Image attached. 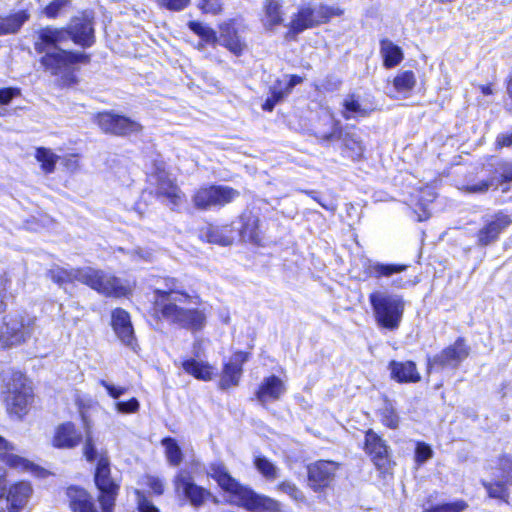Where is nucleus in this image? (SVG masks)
Masks as SVG:
<instances>
[{
	"label": "nucleus",
	"instance_id": "21",
	"mask_svg": "<svg viewBox=\"0 0 512 512\" xmlns=\"http://www.w3.org/2000/svg\"><path fill=\"white\" fill-rule=\"evenodd\" d=\"M365 450L378 469L386 470L389 465L388 447L385 441L373 430L365 435Z\"/></svg>",
	"mask_w": 512,
	"mask_h": 512
},
{
	"label": "nucleus",
	"instance_id": "8",
	"mask_svg": "<svg viewBox=\"0 0 512 512\" xmlns=\"http://www.w3.org/2000/svg\"><path fill=\"white\" fill-rule=\"evenodd\" d=\"M36 318L29 314H9L0 323V342L5 347L26 342L34 334Z\"/></svg>",
	"mask_w": 512,
	"mask_h": 512
},
{
	"label": "nucleus",
	"instance_id": "62",
	"mask_svg": "<svg viewBox=\"0 0 512 512\" xmlns=\"http://www.w3.org/2000/svg\"><path fill=\"white\" fill-rule=\"evenodd\" d=\"M498 147H511L512 146V132L499 134L496 138Z\"/></svg>",
	"mask_w": 512,
	"mask_h": 512
},
{
	"label": "nucleus",
	"instance_id": "17",
	"mask_svg": "<svg viewBox=\"0 0 512 512\" xmlns=\"http://www.w3.org/2000/svg\"><path fill=\"white\" fill-rule=\"evenodd\" d=\"M338 464L333 461L320 460L308 466V484L315 491L330 485L335 477Z\"/></svg>",
	"mask_w": 512,
	"mask_h": 512
},
{
	"label": "nucleus",
	"instance_id": "36",
	"mask_svg": "<svg viewBox=\"0 0 512 512\" xmlns=\"http://www.w3.org/2000/svg\"><path fill=\"white\" fill-rule=\"evenodd\" d=\"M188 26L206 44L215 46L218 42L217 34L211 27L197 21H190Z\"/></svg>",
	"mask_w": 512,
	"mask_h": 512
},
{
	"label": "nucleus",
	"instance_id": "44",
	"mask_svg": "<svg viewBox=\"0 0 512 512\" xmlns=\"http://www.w3.org/2000/svg\"><path fill=\"white\" fill-rule=\"evenodd\" d=\"M344 148L348 152V156L352 159H358L364 152V146L361 140L353 134H347L344 139Z\"/></svg>",
	"mask_w": 512,
	"mask_h": 512
},
{
	"label": "nucleus",
	"instance_id": "29",
	"mask_svg": "<svg viewBox=\"0 0 512 512\" xmlns=\"http://www.w3.org/2000/svg\"><path fill=\"white\" fill-rule=\"evenodd\" d=\"M380 55L383 59V66L387 69L398 66L404 59L402 49L386 38L380 41Z\"/></svg>",
	"mask_w": 512,
	"mask_h": 512
},
{
	"label": "nucleus",
	"instance_id": "19",
	"mask_svg": "<svg viewBox=\"0 0 512 512\" xmlns=\"http://www.w3.org/2000/svg\"><path fill=\"white\" fill-rule=\"evenodd\" d=\"M219 32V43L234 55H242L247 48V44L239 32V22L236 20L224 22L220 25Z\"/></svg>",
	"mask_w": 512,
	"mask_h": 512
},
{
	"label": "nucleus",
	"instance_id": "45",
	"mask_svg": "<svg viewBox=\"0 0 512 512\" xmlns=\"http://www.w3.org/2000/svg\"><path fill=\"white\" fill-rule=\"evenodd\" d=\"M324 121L328 124L329 128L327 131H318V137L323 140L329 141L336 137L339 133L340 126L339 122L335 120L332 114H326L324 116Z\"/></svg>",
	"mask_w": 512,
	"mask_h": 512
},
{
	"label": "nucleus",
	"instance_id": "18",
	"mask_svg": "<svg viewBox=\"0 0 512 512\" xmlns=\"http://www.w3.org/2000/svg\"><path fill=\"white\" fill-rule=\"evenodd\" d=\"M72 40L83 47H89L94 43V29L92 16L90 13H84L80 17L72 19L68 30H64Z\"/></svg>",
	"mask_w": 512,
	"mask_h": 512
},
{
	"label": "nucleus",
	"instance_id": "60",
	"mask_svg": "<svg viewBox=\"0 0 512 512\" xmlns=\"http://www.w3.org/2000/svg\"><path fill=\"white\" fill-rule=\"evenodd\" d=\"M147 484L151 488V490L157 494L161 495L164 492V485L161 479L154 476H149L147 479Z\"/></svg>",
	"mask_w": 512,
	"mask_h": 512
},
{
	"label": "nucleus",
	"instance_id": "11",
	"mask_svg": "<svg viewBox=\"0 0 512 512\" xmlns=\"http://www.w3.org/2000/svg\"><path fill=\"white\" fill-rule=\"evenodd\" d=\"M470 347L464 338H458L453 344L441 350L433 357H429L428 368L456 369L469 356Z\"/></svg>",
	"mask_w": 512,
	"mask_h": 512
},
{
	"label": "nucleus",
	"instance_id": "54",
	"mask_svg": "<svg viewBox=\"0 0 512 512\" xmlns=\"http://www.w3.org/2000/svg\"><path fill=\"white\" fill-rule=\"evenodd\" d=\"M116 409L120 413H134L139 409V402L136 398H131L125 402H117Z\"/></svg>",
	"mask_w": 512,
	"mask_h": 512
},
{
	"label": "nucleus",
	"instance_id": "52",
	"mask_svg": "<svg viewBox=\"0 0 512 512\" xmlns=\"http://www.w3.org/2000/svg\"><path fill=\"white\" fill-rule=\"evenodd\" d=\"M199 7L204 13L216 15L222 10V0H200Z\"/></svg>",
	"mask_w": 512,
	"mask_h": 512
},
{
	"label": "nucleus",
	"instance_id": "26",
	"mask_svg": "<svg viewBox=\"0 0 512 512\" xmlns=\"http://www.w3.org/2000/svg\"><path fill=\"white\" fill-rule=\"evenodd\" d=\"M81 434L76 430L74 424L68 422L57 427L53 445L57 448H73L81 441Z\"/></svg>",
	"mask_w": 512,
	"mask_h": 512
},
{
	"label": "nucleus",
	"instance_id": "13",
	"mask_svg": "<svg viewBox=\"0 0 512 512\" xmlns=\"http://www.w3.org/2000/svg\"><path fill=\"white\" fill-rule=\"evenodd\" d=\"M97 123L105 133L119 136L136 134L142 130V125L137 121L111 112L99 113Z\"/></svg>",
	"mask_w": 512,
	"mask_h": 512
},
{
	"label": "nucleus",
	"instance_id": "58",
	"mask_svg": "<svg viewBox=\"0 0 512 512\" xmlns=\"http://www.w3.org/2000/svg\"><path fill=\"white\" fill-rule=\"evenodd\" d=\"M66 0H54L44 10L45 14L49 18L57 16L58 12L65 6Z\"/></svg>",
	"mask_w": 512,
	"mask_h": 512
},
{
	"label": "nucleus",
	"instance_id": "1",
	"mask_svg": "<svg viewBox=\"0 0 512 512\" xmlns=\"http://www.w3.org/2000/svg\"><path fill=\"white\" fill-rule=\"evenodd\" d=\"M159 284L153 291V316L185 329L201 330L206 323V314L199 307L200 297L189 294L175 277L163 278Z\"/></svg>",
	"mask_w": 512,
	"mask_h": 512
},
{
	"label": "nucleus",
	"instance_id": "53",
	"mask_svg": "<svg viewBox=\"0 0 512 512\" xmlns=\"http://www.w3.org/2000/svg\"><path fill=\"white\" fill-rule=\"evenodd\" d=\"M4 461L10 467L23 469V470L28 469L29 465H30L26 459L19 457L17 455H14V454H6L4 457Z\"/></svg>",
	"mask_w": 512,
	"mask_h": 512
},
{
	"label": "nucleus",
	"instance_id": "3",
	"mask_svg": "<svg viewBox=\"0 0 512 512\" xmlns=\"http://www.w3.org/2000/svg\"><path fill=\"white\" fill-rule=\"evenodd\" d=\"M208 475L230 495L231 503L250 512H280V503L277 500L257 494L249 487L240 484L230 475L223 463H212L209 466Z\"/></svg>",
	"mask_w": 512,
	"mask_h": 512
},
{
	"label": "nucleus",
	"instance_id": "14",
	"mask_svg": "<svg viewBox=\"0 0 512 512\" xmlns=\"http://www.w3.org/2000/svg\"><path fill=\"white\" fill-rule=\"evenodd\" d=\"M512 223V218L498 212L492 216L484 218L483 226L477 232V244L479 246H488L496 242L500 234Z\"/></svg>",
	"mask_w": 512,
	"mask_h": 512
},
{
	"label": "nucleus",
	"instance_id": "9",
	"mask_svg": "<svg viewBox=\"0 0 512 512\" xmlns=\"http://www.w3.org/2000/svg\"><path fill=\"white\" fill-rule=\"evenodd\" d=\"M6 389L5 402L8 413L22 418L27 414L33 400L32 389L27 384V379L21 372H13L6 382Z\"/></svg>",
	"mask_w": 512,
	"mask_h": 512
},
{
	"label": "nucleus",
	"instance_id": "51",
	"mask_svg": "<svg viewBox=\"0 0 512 512\" xmlns=\"http://www.w3.org/2000/svg\"><path fill=\"white\" fill-rule=\"evenodd\" d=\"M158 4L170 11H182L191 2V0H157Z\"/></svg>",
	"mask_w": 512,
	"mask_h": 512
},
{
	"label": "nucleus",
	"instance_id": "5",
	"mask_svg": "<svg viewBox=\"0 0 512 512\" xmlns=\"http://www.w3.org/2000/svg\"><path fill=\"white\" fill-rule=\"evenodd\" d=\"M83 454L90 463L96 462L94 482L98 490V503L114 510L120 485L111 476L110 460L107 451L98 449L90 435L86 431V439L83 446Z\"/></svg>",
	"mask_w": 512,
	"mask_h": 512
},
{
	"label": "nucleus",
	"instance_id": "41",
	"mask_svg": "<svg viewBox=\"0 0 512 512\" xmlns=\"http://www.w3.org/2000/svg\"><path fill=\"white\" fill-rule=\"evenodd\" d=\"M495 183H497L496 177H487L486 179H480L477 182H468L460 189L469 194H484L493 187Z\"/></svg>",
	"mask_w": 512,
	"mask_h": 512
},
{
	"label": "nucleus",
	"instance_id": "37",
	"mask_svg": "<svg viewBox=\"0 0 512 512\" xmlns=\"http://www.w3.org/2000/svg\"><path fill=\"white\" fill-rule=\"evenodd\" d=\"M482 484L487 490L489 497L505 501L508 498V487L512 485L493 477L491 482L483 481Z\"/></svg>",
	"mask_w": 512,
	"mask_h": 512
},
{
	"label": "nucleus",
	"instance_id": "48",
	"mask_svg": "<svg viewBox=\"0 0 512 512\" xmlns=\"http://www.w3.org/2000/svg\"><path fill=\"white\" fill-rule=\"evenodd\" d=\"M433 450L430 445L425 442H417L415 448V462L418 465L424 464L433 457Z\"/></svg>",
	"mask_w": 512,
	"mask_h": 512
},
{
	"label": "nucleus",
	"instance_id": "24",
	"mask_svg": "<svg viewBox=\"0 0 512 512\" xmlns=\"http://www.w3.org/2000/svg\"><path fill=\"white\" fill-rule=\"evenodd\" d=\"M391 378L398 383H417L421 380V375L413 361H395L389 362Z\"/></svg>",
	"mask_w": 512,
	"mask_h": 512
},
{
	"label": "nucleus",
	"instance_id": "57",
	"mask_svg": "<svg viewBox=\"0 0 512 512\" xmlns=\"http://www.w3.org/2000/svg\"><path fill=\"white\" fill-rule=\"evenodd\" d=\"M99 383L107 390L108 394L114 399H118L126 392V388L116 387L105 380H100Z\"/></svg>",
	"mask_w": 512,
	"mask_h": 512
},
{
	"label": "nucleus",
	"instance_id": "61",
	"mask_svg": "<svg viewBox=\"0 0 512 512\" xmlns=\"http://www.w3.org/2000/svg\"><path fill=\"white\" fill-rule=\"evenodd\" d=\"M311 195V197L316 201L318 202L324 209L328 210V211H331V212H334L337 208V205L334 203V201L332 200H329V201H324L322 200L315 192H310L309 193Z\"/></svg>",
	"mask_w": 512,
	"mask_h": 512
},
{
	"label": "nucleus",
	"instance_id": "12",
	"mask_svg": "<svg viewBox=\"0 0 512 512\" xmlns=\"http://www.w3.org/2000/svg\"><path fill=\"white\" fill-rule=\"evenodd\" d=\"M175 492L183 496L193 507H201L211 496V492L202 486L197 485L190 472L181 469L174 478Z\"/></svg>",
	"mask_w": 512,
	"mask_h": 512
},
{
	"label": "nucleus",
	"instance_id": "42",
	"mask_svg": "<svg viewBox=\"0 0 512 512\" xmlns=\"http://www.w3.org/2000/svg\"><path fill=\"white\" fill-rule=\"evenodd\" d=\"M35 157L41 163V167L46 173L54 171L58 156L50 149L43 147L38 148Z\"/></svg>",
	"mask_w": 512,
	"mask_h": 512
},
{
	"label": "nucleus",
	"instance_id": "32",
	"mask_svg": "<svg viewBox=\"0 0 512 512\" xmlns=\"http://www.w3.org/2000/svg\"><path fill=\"white\" fill-rule=\"evenodd\" d=\"M407 269V265L404 264H384L380 262H369L366 267V273L370 277L376 279L388 278L394 274L404 272Z\"/></svg>",
	"mask_w": 512,
	"mask_h": 512
},
{
	"label": "nucleus",
	"instance_id": "47",
	"mask_svg": "<svg viewBox=\"0 0 512 512\" xmlns=\"http://www.w3.org/2000/svg\"><path fill=\"white\" fill-rule=\"evenodd\" d=\"M467 508L466 502L459 500L453 503H445L425 509L423 512H462Z\"/></svg>",
	"mask_w": 512,
	"mask_h": 512
},
{
	"label": "nucleus",
	"instance_id": "55",
	"mask_svg": "<svg viewBox=\"0 0 512 512\" xmlns=\"http://www.w3.org/2000/svg\"><path fill=\"white\" fill-rule=\"evenodd\" d=\"M20 95V89L18 88H2L0 89V104L7 105L11 100Z\"/></svg>",
	"mask_w": 512,
	"mask_h": 512
},
{
	"label": "nucleus",
	"instance_id": "64",
	"mask_svg": "<svg viewBox=\"0 0 512 512\" xmlns=\"http://www.w3.org/2000/svg\"><path fill=\"white\" fill-rule=\"evenodd\" d=\"M419 206L421 207L422 213L418 214V221L421 222L427 220L430 217L431 212L426 204L419 202Z\"/></svg>",
	"mask_w": 512,
	"mask_h": 512
},
{
	"label": "nucleus",
	"instance_id": "27",
	"mask_svg": "<svg viewBox=\"0 0 512 512\" xmlns=\"http://www.w3.org/2000/svg\"><path fill=\"white\" fill-rule=\"evenodd\" d=\"M29 19L28 10H19L9 15L0 14V36L16 34Z\"/></svg>",
	"mask_w": 512,
	"mask_h": 512
},
{
	"label": "nucleus",
	"instance_id": "33",
	"mask_svg": "<svg viewBox=\"0 0 512 512\" xmlns=\"http://www.w3.org/2000/svg\"><path fill=\"white\" fill-rule=\"evenodd\" d=\"M184 371L198 380L209 381L213 376V368L206 362L188 359L182 363Z\"/></svg>",
	"mask_w": 512,
	"mask_h": 512
},
{
	"label": "nucleus",
	"instance_id": "38",
	"mask_svg": "<svg viewBox=\"0 0 512 512\" xmlns=\"http://www.w3.org/2000/svg\"><path fill=\"white\" fill-rule=\"evenodd\" d=\"M165 454L170 465L178 466L182 462L183 454L176 440L170 437L162 440Z\"/></svg>",
	"mask_w": 512,
	"mask_h": 512
},
{
	"label": "nucleus",
	"instance_id": "40",
	"mask_svg": "<svg viewBox=\"0 0 512 512\" xmlns=\"http://www.w3.org/2000/svg\"><path fill=\"white\" fill-rule=\"evenodd\" d=\"M416 84V78L412 71H403L397 74L393 80V86L397 92L407 93L411 91Z\"/></svg>",
	"mask_w": 512,
	"mask_h": 512
},
{
	"label": "nucleus",
	"instance_id": "43",
	"mask_svg": "<svg viewBox=\"0 0 512 512\" xmlns=\"http://www.w3.org/2000/svg\"><path fill=\"white\" fill-rule=\"evenodd\" d=\"M254 465L267 480H275L278 477V468L266 457L256 456Z\"/></svg>",
	"mask_w": 512,
	"mask_h": 512
},
{
	"label": "nucleus",
	"instance_id": "22",
	"mask_svg": "<svg viewBox=\"0 0 512 512\" xmlns=\"http://www.w3.org/2000/svg\"><path fill=\"white\" fill-rule=\"evenodd\" d=\"M246 361V354L237 352L224 364L219 381V388L229 389L239 384L242 375V365Z\"/></svg>",
	"mask_w": 512,
	"mask_h": 512
},
{
	"label": "nucleus",
	"instance_id": "25",
	"mask_svg": "<svg viewBox=\"0 0 512 512\" xmlns=\"http://www.w3.org/2000/svg\"><path fill=\"white\" fill-rule=\"evenodd\" d=\"M282 0H264L262 3L261 23L265 30L272 31L284 22Z\"/></svg>",
	"mask_w": 512,
	"mask_h": 512
},
{
	"label": "nucleus",
	"instance_id": "46",
	"mask_svg": "<svg viewBox=\"0 0 512 512\" xmlns=\"http://www.w3.org/2000/svg\"><path fill=\"white\" fill-rule=\"evenodd\" d=\"M11 284V279L6 270L0 269V313L6 309V299L8 297V289Z\"/></svg>",
	"mask_w": 512,
	"mask_h": 512
},
{
	"label": "nucleus",
	"instance_id": "6",
	"mask_svg": "<svg viewBox=\"0 0 512 512\" xmlns=\"http://www.w3.org/2000/svg\"><path fill=\"white\" fill-rule=\"evenodd\" d=\"M376 323L387 330L398 329L403 318L405 302L401 296L382 291L369 295Z\"/></svg>",
	"mask_w": 512,
	"mask_h": 512
},
{
	"label": "nucleus",
	"instance_id": "2",
	"mask_svg": "<svg viewBox=\"0 0 512 512\" xmlns=\"http://www.w3.org/2000/svg\"><path fill=\"white\" fill-rule=\"evenodd\" d=\"M49 276L60 286L78 281L106 297H125L131 292L127 281L93 267L71 269L56 267L49 271Z\"/></svg>",
	"mask_w": 512,
	"mask_h": 512
},
{
	"label": "nucleus",
	"instance_id": "20",
	"mask_svg": "<svg viewBox=\"0 0 512 512\" xmlns=\"http://www.w3.org/2000/svg\"><path fill=\"white\" fill-rule=\"evenodd\" d=\"M67 497L73 512H114L111 507H105L103 504H99L98 510L93 497L83 488L69 487Z\"/></svg>",
	"mask_w": 512,
	"mask_h": 512
},
{
	"label": "nucleus",
	"instance_id": "10",
	"mask_svg": "<svg viewBox=\"0 0 512 512\" xmlns=\"http://www.w3.org/2000/svg\"><path fill=\"white\" fill-rule=\"evenodd\" d=\"M240 196V192L227 185H210L197 189L192 195V203L198 210L223 207Z\"/></svg>",
	"mask_w": 512,
	"mask_h": 512
},
{
	"label": "nucleus",
	"instance_id": "35",
	"mask_svg": "<svg viewBox=\"0 0 512 512\" xmlns=\"http://www.w3.org/2000/svg\"><path fill=\"white\" fill-rule=\"evenodd\" d=\"M243 225L241 228V237L251 243L258 244L261 241L259 233V219L251 214L242 216Z\"/></svg>",
	"mask_w": 512,
	"mask_h": 512
},
{
	"label": "nucleus",
	"instance_id": "30",
	"mask_svg": "<svg viewBox=\"0 0 512 512\" xmlns=\"http://www.w3.org/2000/svg\"><path fill=\"white\" fill-rule=\"evenodd\" d=\"M32 493L30 483L21 481L12 485L9 489L7 500L10 503L11 509L17 512L24 505H26Z\"/></svg>",
	"mask_w": 512,
	"mask_h": 512
},
{
	"label": "nucleus",
	"instance_id": "34",
	"mask_svg": "<svg viewBox=\"0 0 512 512\" xmlns=\"http://www.w3.org/2000/svg\"><path fill=\"white\" fill-rule=\"evenodd\" d=\"M491 475L495 479H500L504 483L512 484V457L502 455L498 458L494 466H491Z\"/></svg>",
	"mask_w": 512,
	"mask_h": 512
},
{
	"label": "nucleus",
	"instance_id": "49",
	"mask_svg": "<svg viewBox=\"0 0 512 512\" xmlns=\"http://www.w3.org/2000/svg\"><path fill=\"white\" fill-rule=\"evenodd\" d=\"M207 238L209 242L223 246H227L232 243V237L230 235L223 234V231L219 228H210L207 233Z\"/></svg>",
	"mask_w": 512,
	"mask_h": 512
},
{
	"label": "nucleus",
	"instance_id": "4",
	"mask_svg": "<svg viewBox=\"0 0 512 512\" xmlns=\"http://www.w3.org/2000/svg\"><path fill=\"white\" fill-rule=\"evenodd\" d=\"M65 40H67V33L63 29L46 27L39 31L35 50L44 54L40 60L41 65L52 75L65 74L74 64L88 61V56L84 53L60 49L58 44Z\"/></svg>",
	"mask_w": 512,
	"mask_h": 512
},
{
	"label": "nucleus",
	"instance_id": "63",
	"mask_svg": "<svg viewBox=\"0 0 512 512\" xmlns=\"http://www.w3.org/2000/svg\"><path fill=\"white\" fill-rule=\"evenodd\" d=\"M303 81L302 77L297 75H292L289 79V82L286 84L285 90L283 91L284 95L290 93L294 86L300 84Z\"/></svg>",
	"mask_w": 512,
	"mask_h": 512
},
{
	"label": "nucleus",
	"instance_id": "28",
	"mask_svg": "<svg viewBox=\"0 0 512 512\" xmlns=\"http://www.w3.org/2000/svg\"><path fill=\"white\" fill-rule=\"evenodd\" d=\"M374 109L372 105L362 104L356 95L349 94L343 100L342 116L346 120L368 117Z\"/></svg>",
	"mask_w": 512,
	"mask_h": 512
},
{
	"label": "nucleus",
	"instance_id": "56",
	"mask_svg": "<svg viewBox=\"0 0 512 512\" xmlns=\"http://www.w3.org/2000/svg\"><path fill=\"white\" fill-rule=\"evenodd\" d=\"M284 93H283V90H277L276 87H273L272 89V95L270 98H268L264 105H263V109L264 110H269L271 111L274 106L284 97Z\"/></svg>",
	"mask_w": 512,
	"mask_h": 512
},
{
	"label": "nucleus",
	"instance_id": "7",
	"mask_svg": "<svg viewBox=\"0 0 512 512\" xmlns=\"http://www.w3.org/2000/svg\"><path fill=\"white\" fill-rule=\"evenodd\" d=\"M343 10L327 5H303L292 15L288 24V38H294L303 31L328 22L333 16H341Z\"/></svg>",
	"mask_w": 512,
	"mask_h": 512
},
{
	"label": "nucleus",
	"instance_id": "16",
	"mask_svg": "<svg viewBox=\"0 0 512 512\" xmlns=\"http://www.w3.org/2000/svg\"><path fill=\"white\" fill-rule=\"evenodd\" d=\"M111 326L122 344L136 351L138 347L135 337L134 328L129 313L122 309L116 308L111 313Z\"/></svg>",
	"mask_w": 512,
	"mask_h": 512
},
{
	"label": "nucleus",
	"instance_id": "15",
	"mask_svg": "<svg viewBox=\"0 0 512 512\" xmlns=\"http://www.w3.org/2000/svg\"><path fill=\"white\" fill-rule=\"evenodd\" d=\"M149 181L155 185V193L158 197L166 199L172 206L181 203L183 194L164 168L156 167L155 173L149 176Z\"/></svg>",
	"mask_w": 512,
	"mask_h": 512
},
{
	"label": "nucleus",
	"instance_id": "50",
	"mask_svg": "<svg viewBox=\"0 0 512 512\" xmlns=\"http://www.w3.org/2000/svg\"><path fill=\"white\" fill-rule=\"evenodd\" d=\"M278 490L289 495L295 501H303L304 495L297 486L290 481H283L278 485Z\"/></svg>",
	"mask_w": 512,
	"mask_h": 512
},
{
	"label": "nucleus",
	"instance_id": "31",
	"mask_svg": "<svg viewBox=\"0 0 512 512\" xmlns=\"http://www.w3.org/2000/svg\"><path fill=\"white\" fill-rule=\"evenodd\" d=\"M483 170L487 172V177H496L497 183L494 184V188L512 181V162L498 161L490 163Z\"/></svg>",
	"mask_w": 512,
	"mask_h": 512
},
{
	"label": "nucleus",
	"instance_id": "23",
	"mask_svg": "<svg viewBox=\"0 0 512 512\" xmlns=\"http://www.w3.org/2000/svg\"><path fill=\"white\" fill-rule=\"evenodd\" d=\"M285 392L284 382L279 377L272 375L263 379L256 392V398L265 406L268 402L279 400Z\"/></svg>",
	"mask_w": 512,
	"mask_h": 512
},
{
	"label": "nucleus",
	"instance_id": "39",
	"mask_svg": "<svg viewBox=\"0 0 512 512\" xmlns=\"http://www.w3.org/2000/svg\"><path fill=\"white\" fill-rule=\"evenodd\" d=\"M382 423L390 429H396L399 425V416L391 401L385 400L380 408Z\"/></svg>",
	"mask_w": 512,
	"mask_h": 512
},
{
	"label": "nucleus",
	"instance_id": "59",
	"mask_svg": "<svg viewBox=\"0 0 512 512\" xmlns=\"http://www.w3.org/2000/svg\"><path fill=\"white\" fill-rule=\"evenodd\" d=\"M137 495L139 512H159V509L151 501L142 496L139 492H137Z\"/></svg>",
	"mask_w": 512,
	"mask_h": 512
}]
</instances>
